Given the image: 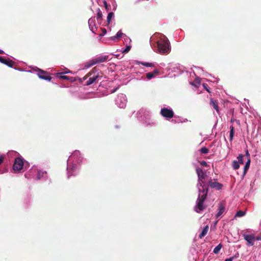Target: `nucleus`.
<instances>
[{
	"mask_svg": "<svg viewBox=\"0 0 261 261\" xmlns=\"http://www.w3.org/2000/svg\"><path fill=\"white\" fill-rule=\"evenodd\" d=\"M68 72H65V73H67ZM64 72H61V73H57V76L61 79H63L67 81H70L71 82H73L75 81V79L74 77H69L67 75H64L63 74Z\"/></svg>",
	"mask_w": 261,
	"mask_h": 261,
	"instance_id": "nucleus-11",
	"label": "nucleus"
},
{
	"mask_svg": "<svg viewBox=\"0 0 261 261\" xmlns=\"http://www.w3.org/2000/svg\"><path fill=\"white\" fill-rule=\"evenodd\" d=\"M246 155H248V156H249V153H248V151H246Z\"/></svg>",
	"mask_w": 261,
	"mask_h": 261,
	"instance_id": "nucleus-44",
	"label": "nucleus"
},
{
	"mask_svg": "<svg viewBox=\"0 0 261 261\" xmlns=\"http://www.w3.org/2000/svg\"><path fill=\"white\" fill-rule=\"evenodd\" d=\"M217 179H214L213 180L211 179L208 180V186L213 189H215L217 190H220L223 185L222 184L216 181Z\"/></svg>",
	"mask_w": 261,
	"mask_h": 261,
	"instance_id": "nucleus-8",
	"label": "nucleus"
},
{
	"mask_svg": "<svg viewBox=\"0 0 261 261\" xmlns=\"http://www.w3.org/2000/svg\"><path fill=\"white\" fill-rule=\"evenodd\" d=\"M160 113L162 116L167 118H172L174 116V112L171 109L163 108L161 109Z\"/></svg>",
	"mask_w": 261,
	"mask_h": 261,
	"instance_id": "nucleus-6",
	"label": "nucleus"
},
{
	"mask_svg": "<svg viewBox=\"0 0 261 261\" xmlns=\"http://www.w3.org/2000/svg\"><path fill=\"white\" fill-rule=\"evenodd\" d=\"M98 69L96 67H95L92 68V69L91 70V71L92 72V73H94L97 72L98 71Z\"/></svg>",
	"mask_w": 261,
	"mask_h": 261,
	"instance_id": "nucleus-34",
	"label": "nucleus"
},
{
	"mask_svg": "<svg viewBox=\"0 0 261 261\" xmlns=\"http://www.w3.org/2000/svg\"><path fill=\"white\" fill-rule=\"evenodd\" d=\"M200 164L202 165V166H206L207 165V163L204 161H202L200 162Z\"/></svg>",
	"mask_w": 261,
	"mask_h": 261,
	"instance_id": "nucleus-35",
	"label": "nucleus"
},
{
	"mask_svg": "<svg viewBox=\"0 0 261 261\" xmlns=\"http://www.w3.org/2000/svg\"><path fill=\"white\" fill-rule=\"evenodd\" d=\"M209 229V227L208 225L205 226L202 231H201V233L199 235V238L200 239H202L203 237H204L207 233L208 230Z\"/></svg>",
	"mask_w": 261,
	"mask_h": 261,
	"instance_id": "nucleus-14",
	"label": "nucleus"
},
{
	"mask_svg": "<svg viewBox=\"0 0 261 261\" xmlns=\"http://www.w3.org/2000/svg\"><path fill=\"white\" fill-rule=\"evenodd\" d=\"M131 47L130 46H127L125 49L123 50V53H126L128 52L130 49Z\"/></svg>",
	"mask_w": 261,
	"mask_h": 261,
	"instance_id": "nucleus-30",
	"label": "nucleus"
},
{
	"mask_svg": "<svg viewBox=\"0 0 261 261\" xmlns=\"http://www.w3.org/2000/svg\"><path fill=\"white\" fill-rule=\"evenodd\" d=\"M196 173L198 177L199 182L197 184V186L198 187L199 191L201 192V191L206 190L208 188L205 186V182L203 180L206 177L205 173L200 168H197L196 169Z\"/></svg>",
	"mask_w": 261,
	"mask_h": 261,
	"instance_id": "nucleus-3",
	"label": "nucleus"
},
{
	"mask_svg": "<svg viewBox=\"0 0 261 261\" xmlns=\"http://www.w3.org/2000/svg\"><path fill=\"white\" fill-rule=\"evenodd\" d=\"M91 21H92V20L91 19H89V21H88V23H90Z\"/></svg>",
	"mask_w": 261,
	"mask_h": 261,
	"instance_id": "nucleus-45",
	"label": "nucleus"
},
{
	"mask_svg": "<svg viewBox=\"0 0 261 261\" xmlns=\"http://www.w3.org/2000/svg\"><path fill=\"white\" fill-rule=\"evenodd\" d=\"M255 240H260L261 241V234L259 236H257L255 237Z\"/></svg>",
	"mask_w": 261,
	"mask_h": 261,
	"instance_id": "nucleus-40",
	"label": "nucleus"
},
{
	"mask_svg": "<svg viewBox=\"0 0 261 261\" xmlns=\"http://www.w3.org/2000/svg\"><path fill=\"white\" fill-rule=\"evenodd\" d=\"M104 3V5H105V8H106V9H108V4H107V2H106V1H104V3Z\"/></svg>",
	"mask_w": 261,
	"mask_h": 261,
	"instance_id": "nucleus-39",
	"label": "nucleus"
},
{
	"mask_svg": "<svg viewBox=\"0 0 261 261\" xmlns=\"http://www.w3.org/2000/svg\"><path fill=\"white\" fill-rule=\"evenodd\" d=\"M113 16H114L113 12H110L108 14V16H107V21L109 23L110 22V21H111L112 18L113 17Z\"/></svg>",
	"mask_w": 261,
	"mask_h": 261,
	"instance_id": "nucleus-26",
	"label": "nucleus"
},
{
	"mask_svg": "<svg viewBox=\"0 0 261 261\" xmlns=\"http://www.w3.org/2000/svg\"><path fill=\"white\" fill-rule=\"evenodd\" d=\"M103 31L104 33H106L107 32V31L105 29H103Z\"/></svg>",
	"mask_w": 261,
	"mask_h": 261,
	"instance_id": "nucleus-43",
	"label": "nucleus"
},
{
	"mask_svg": "<svg viewBox=\"0 0 261 261\" xmlns=\"http://www.w3.org/2000/svg\"><path fill=\"white\" fill-rule=\"evenodd\" d=\"M0 62L10 67H13V65L15 64L12 60L9 59H6L2 57H0Z\"/></svg>",
	"mask_w": 261,
	"mask_h": 261,
	"instance_id": "nucleus-10",
	"label": "nucleus"
},
{
	"mask_svg": "<svg viewBox=\"0 0 261 261\" xmlns=\"http://www.w3.org/2000/svg\"><path fill=\"white\" fill-rule=\"evenodd\" d=\"M200 84V79L199 78L196 79L194 82L192 83V85L196 87H198Z\"/></svg>",
	"mask_w": 261,
	"mask_h": 261,
	"instance_id": "nucleus-18",
	"label": "nucleus"
},
{
	"mask_svg": "<svg viewBox=\"0 0 261 261\" xmlns=\"http://www.w3.org/2000/svg\"><path fill=\"white\" fill-rule=\"evenodd\" d=\"M75 168H76V167L75 166H72V168H71V170H72L73 172H74L75 170Z\"/></svg>",
	"mask_w": 261,
	"mask_h": 261,
	"instance_id": "nucleus-41",
	"label": "nucleus"
},
{
	"mask_svg": "<svg viewBox=\"0 0 261 261\" xmlns=\"http://www.w3.org/2000/svg\"><path fill=\"white\" fill-rule=\"evenodd\" d=\"M23 161L22 159L21 158H16L15 159L14 163L13 166V169L15 172H18L20 171L23 166Z\"/></svg>",
	"mask_w": 261,
	"mask_h": 261,
	"instance_id": "nucleus-5",
	"label": "nucleus"
},
{
	"mask_svg": "<svg viewBox=\"0 0 261 261\" xmlns=\"http://www.w3.org/2000/svg\"><path fill=\"white\" fill-rule=\"evenodd\" d=\"M152 72L154 74V76H155L156 75H159L160 71L158 69H155Z\"/></svg>",
	"mask_w": 261,
	"mask_h": 261,
	"instance_id": "nucleus-32",
	"label": "nucleus"
},
{
	"mask_svg": "<svg viewBox=\"0 0 261 261\" xmlns=\"http://www.w3.org/2000/svg\"><path fill=\"white\" fill-rule=\"evenodd\" d=\"M232 167L233 169L237 170L239 168L240 165L238 161H233L232 162Z\"/></svg>",
	"mask_w": 261,
	"mask_h": 261,
	"instance_id": "nucleus-20",
	"label": "nucleus"
},
{
	"mask_svg": "<svg viewBox=\"0 0 261 261\" xmlns=\"http://www.w3.org/2000/svg\"><path fill=\"white\" fill-rule=\"evenodd\" d=\"M97 16H96V18L97 20H99V19H100L102 18V12L101 11H100V10L99 9H98V10H97Z\"/></svg>",
	"mask_w": 261,
	"mask_h": 261,
	"instance_id": "nucleus-22",
	"label": "nucleus"
},
{
	"mask_svg": "<svg viewBox=\"0 0 261 261\" xmlns=\"http://www.w3.org/2000/svg\"><path fill=\"white\" fill-rule=\"evenodd\" d=\"M37 75L39 76V77L41 79H43L48 81H50L51 79V77L49 75L48 72L43 71L41 69H39Z\"/></svg>",
	"mask_w": 261,
	"mask_h": 261,
	"instance_id": "nucleus-9",
	"label": "nucleus"
},
{
	"mask_svg": "<svg viewBox=\"0 0 261 261\" xmlns=\"http://www.w3.org/2000/svg\"><path fill=\"white\" fill-rule=\"evenodd\" d=\"M199 192L202 193V194H199L198 198L197 200V203L195 206V211L198 213L204 210L206 207L203 203L207 197L208 189H206V190L201 191Z\"/></svg>",
	"mask_w": 261,
	"mask_h": 261,
	"instance_id": "nucleus-1",
	"label": "nucleus"
},
{
	"mask_svg": "<svg viewBox=\"0 0 261 261\" xmlns=\"http://www.w3.org/2000/svg\"><path fill=\"white\" fill-rule=\"evenodd\" d=\"M5 54L4 51L3 50L0 49V54Z\"/></svg>",
	"mask_w": 261,
	"mask_h": 261,
	"instance_id": "nucleus-42",
	"label": "nucleus"
},
{
	"mask_svg": "<svg viewBox=\"0 0 261 261\" xmlns=\"http://www.w3.org/2000/svg\"><path fill=\"white\" fill-rule=\"evenodd\" d=\"M4 158L2 156H0V165L3 162Z\"/></svg>",
	"mask_w": 261,
	"mask_h": 261,
	"instance_id": "nucleus-38",
	"label": "nucleus"
},
{
	"mask_svg": "<svg viewBox=\"0 0 261 261\" xmlns=\"http://www.w3.org/2000/svg\"><path fill=\"white\" fill-rule=\"evenodd\" d=\"M93 73H92V72L90 71L87 75H86L84 77V79H86L88 77L91 76Z\"/></svg>",
	"mask_w": 261,
	"mask_h": 261,
	"instance_id": "nucleus-33",
	"label": "nucleus"
},
{
	"mask_svg": "<svg viewBox=\"0 0 261 261\" xmlns=\"http://www.w3.org/2000/svg\"><path fill=\"white\" fill-rule=\"evenodd\" d=\"M109 56L107 55H100L99 56H96L95 58L87 62L85 65V67L88 68L97 64L103 63L106 62Z\"/></svg>",
	"mask_w": 261,
	"mask_h": 261,
	"instance_id": "nucleus-4",
	"label": "nucleus"
},
{
	"mask_svg": "<svg viewBox=\"0 0 261 261\" xmlns=\"http://www.w3.org/2000/svg\"><path fill=\"white\" fill-rule=\"evenodd\" d=\"M43 174H44L43 172H42L41 171H39L38 172L37 178L38 179H40L41 178V177L43 176Z\"/></svg>",
	"mask_w": 261,
	"mask_h": 261,
	"instance_id": "nucleus-29",
	"label": "nucleus"
},
{
	"mask_svg": "<svg viewBox=\"0 0 261 261\" xmlns=\"http://www.w3.org/2000/svg\"><path fill=\"white\" fill-rule=\"evenodd\" d=\"M169 44V41L166 36H164L163 38L160 39L157 42L159 52L161 54L169 53L170 50Z\"/></svg>",
	"mask_w": 261,
	"mask_h": 261,
	"instance_id": "nucleus-2",
	"label": "nucleus"
},
{
	"mask_svg": "<svg viewBox=\"0 0 261 261\" xmlns=\"http://www.w3.org/2000/svg\"><path fill=\"white\" fill-rule=\"evenodd\" d=\"M141 64L145 66L146 67H152L153 66V64L151 63H147V62H141Z\"/></svg>",
	"mask_w": 261,
	"mask_h": 261,
	"instance_id": "nucleus-27",
	"label": "nucleus"
},
{
	"mask_svg": "<svg viewBox=\"0 0 261 261\" xmlns=\"http://www.w3.org/2000/svg\"><path fill=\"white\" fill-rule=\"evenodd\" d=\"M244 239L247 242V245L253 246L255 241V237L254 234H243Z\"/></svg>",
	"mask_w": 261,
	"mask_h": 261,
	"instance_id": "nucleus-7",
	"label": "nucleus"
},
{
	"mask_svg": "<svg viewBox=\"0 0 261 261\" xmlns=\"http://www.w3.org/2000/svg\"><path fill=\"white\" fill-rule=\"evenodd\" d=\"M122 35V33L121 32V31H119L117 32V34H116V37L118 38V39H119Z\"/></svg>",
	"mask_w": 261,
	"mask_h": 261,
	"instance_id": "nucleus-31",
	"label": "nucleus"
},
{
	"mask_svg": "<svg viewBox=\"0 0 261 261\" xmlns=\"http://www.w3.org/2000/svg\"><path fill=\"white\" fill-rule=\"evenodd\" d=\"M238 160V163L239 164H244V162H243V155L242 154H240L238 157L237 158Z\"/></svg>",
	"mask_w": 261,
	"mask_h": 261,
	"instance_id": "nucleus-24",
	"label": "nucleus"
},
{
	"mask_svg": "<svg viewBox=\"0 0 261 261\" xmlns=\"http://www.w3.org/2000/svg\"><path fill=\"white\" fill-rule=\"evenodd\" d=\"M208 151V149L205 147H202L200 150V152L202 154H206Z\"/></svg>",
	"mask_w": 261,
	"mask_h": 261,
	"instance_id": "nucleus-25",
	"label": "nucleus"
},
{
	"mask_svg": "<svg viewBox=\"0 0 261 261\" xmlns=\"http://www.w3.org/2000/svg\"><path fill=\"white\" fill-rule=\"evenodd\" d=\"M146 76L148 80H150L152 78L154 77L155 76L153 72H150L146 73Z\"/></svg>",
	"mask_w": 261,
	"mask_h": 261,
	"instance_id": "nucleus-23",
	"label": "nucleus"
},
{
	"mask_svg": "<svg viewBox=\"0 0 261 261\" xmlns=\"http://www.w3.org/2000/svg\"><path fill=\"white\" fill-rule=\"evenodd\" d=\"M234 258H235V257L233 256L230 258H226L224 261H232L233 259Z\"/></svg>",
	"mask_w": 261,
	"mask_h": 261,
	"instance_id": "nucleus-36",
	"label": "nucleus"
},
{
	"mask_svg": "<svg viewBox=\"0 0 261 261\" xmlns=\"http://www.w3.org/2000/svg\"><path fill=\"white\" fill-rule=\"evenodd\" d=\"M202 86L204 89H205L208 93H211V91L208 88V85L206 83H203Z\"/></svg>",
	"mask_w": 261,
	"mask_h": 261,
	"instance_id": "nucleus-28",
	"label": "nucleus"
},
{
	"mask_svg": "<svg viewBox=\"0 0 261 261\" xmlns=\"http://www.w3.org/2000/svg\"><path fill=\"white\" fill-rule=\"evenodd\" d=\"M225 207L222 205H221L219 207V212L216 214V217L217 218H219L224 212Z\"/></svg>",
	"mask_w": 261,
	"mask_h": 261,
	"instance_id": "nucleus-15",
	"label": "nucleus"
},
{
	"mask_svg": "<svg viewBox=\"0 0 261 261\" xmlns=\"http://www.w3.org/2000/svg\"><path fill=\"white\" fill-rule=\"evenodd\" d=\"M222 245L221 244H219L218 246H217L214 249L213 252L215 254H217L219 252L221 248H222Z\"/></svg>",
	"mask_w": 261,
	"mask_h": 261,
	"instance_id": "nucleus-19",
	"label": "nucleus"
},
{
	"mask_svg": "<svg viewBox=\"0 0 261 261\" xmlns=\"http://www.w3.org/2000/svg\"><path fill=\"white\" fill-rule=\"evenodd\" d=\"M118 39V38L116 37V35L115 36H114L111 37V39L113 40H115Z\"/></svg>",
	"mask_w": 261,
	"mask_h": 261,
	"instance_id": "nucleus-37",
	"label": "nucleus"
},
{
	"mask_svg": "<svg viewBox=\"0 0 261 261\" xmlns=\"http://www.w3.org/2000/svg\"><path fill=\"white\" fill-rule=\"evenodd\" d=\"M250 164V159H248L247 162H246L244 168V174H245L247 171L248 170Z\"/></svg>",
	"mask_w": 261,
	"mask_h": 261,
	"instance_id": "nucleus-17",
	"label": "nucleus"
},
{
	"mask_svg": "<svg viewBox=\"0 0 261 261\" xmlns=\"http://www.w3.org/2000/svg\"><path fill=\"white\" fill-rule=\"evenodd\" d=\"M245 214V212L242 211H239L236 213L235 217H240L244 216Z\"/></svg>",
	"mask_w": 261,
	"mask_h": 261,
	"instance_id": "nucleus-21",
	"label": "nucleus"
},
{
	"mask_svg": "<svg viewBox=\"0 0 261 261\" xmlns=\"http://www.w3.org/2000/svg\"><path fill=\"white\" fill-rule=\"evenodd\" d=\"M101 77H102V73L100 72V74L98 73L96 76L89 78L86 82V85H90L93 84L96 80Z\"/></svg>",
	"mask_w": 261,
	"mask_h": 261,
	"instance_id": "nucleus-12",
	"label": "nucleus"
},
{
	"mask_svg": "<svg viewBox=\"0 0 261 261\" xmlns=\"http://www.w3.org/2000/svg\"><path fill=\"white\" fill-rule=\"evenodd\" d=\"M234 133V128L233 126L231 125L230 126V134H229V140L231 141L233 140V136Z\"/></svg>",
	"mask_w": 261,
	"mask_h": 261,
	"instance_id": "nucleus-16",
	"label": "nucleus"
},
{
	"mask_svg": "<svg viewBox=\"0 0 261 261\" xmlns=\"http://www.w3.org/2000/svg\"><path fill=\"white\" fill-rule=\"evenodd\" d=\"M210 105L213 106L214 109H215L217 112H219L218 102L217 100L211 98Z\"/></svg>",
	"mask_w": 261,
	"mask_h": 261,
	"instance_id": "nucleus-13",
	"label": "nucleus"
}]
</instances>
